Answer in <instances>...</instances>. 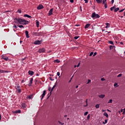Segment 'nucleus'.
Here are the masks:
<instances>
[{
	"label": "nucleus",
	"instance_id": "f257e3e1",
	"mask_svg": "<svg viewBox=\"0 0 125 125\" xmlns=\"http://www.w3.org/2000/svg\"><path fill=\"white\" fill-rule=\"evenodd\" d=\"M14 22L17 24L18 27L19 28H24V26L21 25H19V24H22V25H27L28 24V21H26L24 19H22L20 18H15L14 19Z\"/></svg>",
	"mask_w": 125,
	"mask_h": 125
},
{
	"label": "nucleus",
	"instance_id": "f03ea898",
	"mask_svg": "<svg viewBox=\"0 0 125 125\" xmlns=\"http://www.w3.org/2000/svg\"><path fill=\"white\" fill-rule=\"evenodd\" d=\"M16 86L15 88L17 89V91L18 92V93H21V89H20V85L19 84H17V83H16Z\"/></svg>",
	"mask_w": 125,
	"mask_h": 125
},
{
	"label": "nucleus",
	"instance_id": "7ed1b4c3",
	"mask_svg": "<svg viewBox=\"0 0 125 125\" xmlns=\"http://www.w3.org/2000/svg\"><path fill=\"white\" fill-rule=\"evenodd\" d=\"M91 17L92 18H99L100 16L98 14H96L95 12H94L92 14Z\"/></svg>",
	"mask_w": 125,
	"mask_h": 125
},
{
	"label": "nucleus",
	"instance_id": "20e7f679",
	"mask_svg": "<svg viewBox=\"0 0 125 125\" xmlns=\"http://www.w3.org/2000/svg\"><path fill=\"white\" fill-rule=\"evenodd\" d=\"M42 42V40H37V41H35L34 42V44H38V45H40V44H41Z\"/></svg>",
	"mask_w": 125,
	"mask_h": 125
},
{
	"label": "nucleus",
	"instance_id": "39448f33",
	"mask_svg": "<svg viewBox=\"0 0 125 125\" xmlns=\"http://www.w3.org/2000/svg\"><path fill=\"white\" fill-rule=\"evenodd\" d=\"M1 59H3L4 60H5V61H8L9 60L8 57L5 55H2L1 57Z\"/></svg>",
	"mask_w": 125,
	"mask_h": 125
},
{
	"label": "nucleus",
	"instance_id": "423d86ee",
	"mask_svg": "<svg viewBox=\"0 0 125 125\" xmlns=\"http://www.w3.org/2000/svg\"><path fill=\"white\" fill-rule=\"evenodd\" d=\"M39 53H42L45 52V48H42L41 49H39L38 50Z\"/></svg>",
	"mask_w": 125,
	"mask_h": 125
},
{
	"label": "nucleus",
	"instance_id": "0eeeda50",
	"mask_svg": "<svg viewBox=\"0 0 125 125\" xmlns=\"http://www.w3.org/2000/svg\"><path fill=\"white\" fill-rule=\"evenodd\" d=\"M103 4H104V8H107L108 7L107 5V0H103Z\"/></svg>",
	"mask_w": 125,
	"mask_h": 125
},
{
	"label": "nucleus",
	"instance_id": "6e6552de",
	"mask_svg": "<svg viewBox=\"0 0 125 125\" xmlns=\"http://www.w3.org/2000/svg\"><path fill=\"white\" fill-rule=\"evenodd\" d=\"M46 94V90H44L43 91V93L42 95V98H41V100H42V99H43V97H44V96H45V94Z\"/></svg>",
	"mask_w": 125,
	"mask_h": 125
},
{
	"label": "nucleus",
	"instance_id": "1a4fd4ad",
	"mask_svg": "<svg viewBox=\"0 0 125 125\" xmlns=\"http://www.w3.org/2000/svg\"><path fill=\"white\" fill-rule=\"evenodd\" d=\"M43 8H44L43 5H42V4H40L38 7H37V9L38 10H40L41 9H42Z\"/></svg>",
	"mask_w": 125,
	"mask_h": 125
},
{
	"label": "nucleus",
	"instance_id": "9d476101",
	"mask_svg": "<svg viewBox=\"0 0 125 125\" xmlns=\"http://www.w3.org/2000/svg\"><path fill=\"white\" fill-rule=\"evenodd\" d=\"M53 14V8L51 9L48 13V16H50Z\"/></svg>",
	"mask_w": 125,
	"mask_h": 125
},
{
	"label": "nucleus",
	"instance_id": "9b49d317",
	"mask_svg": "<svg viewBox=\"0 0 125 125\" xmlns=\"http://www.w3.org/2000/svg\"><path fill=\"white\" fill-rule=\"evenodd\" d=\"M33 81H34V79H33V78H31L29 81V83L28 84L29 86H32V83H33Z\"/></svg>",
	"mask_w": 125,
	"mask_h": 125
},
{
	"label": "nucleus",
	"instance_id": "f8f14e48",
	"mask_svg": "<svg viewBox=\"0 0 125 125\" xmlns=\"http://www.w3.org/2000/svg\"><path fill=\"white\" fill-rule=\"evenodd\" d=\"M13 114H21V110H17L13 112Z\"/></svg>",
	"mask_w": 125,
	"mask_h": 125
},
{
	"label": "nucleus",
	"instance_id": "ddd939ff",
	"mask_svg": "<svg viewBox=\"0 0 125 125\" xmlns=\"http://www.w3.org/2000/svg\"><path fill=\"white\" fill-rule=\"evenodd\" d=\"M28 74H29L30 76H33V75H34V71H31V70H29V71H28Z\"/></svg>",
	"mask_w": 125,
	"mask_h": 125
},
{
	"label": "nucleus",
	"instance_id": "4468645a",
	"mask_svg": "<svg viewBox=\"0 0 125 125\" xmlns=\"http://www.w3.org/2000/svg\"><path fill=\"white\" fill-rule=\"evenodd\" d=\"M25 35L27 39H29V38H30V36H29V32L27 30L25 31Z\"/></svg>",
	"mask_w": 125,
	"mask_h": 125
},
{
	"label": "nucleus",
	"instance_id": "2eb2a0df",
	"mask_svg": "<svg viewBox=\"0 0 125 125\" xmlns=\"http://www.w3.org/2000/svg\"><path fill=\"white\" fill-rule=\"evenodd\" d=\"M21 107L23 108V109H25L26 108L27 106L26 105V104L25 103H22L21 104Z\"/></svg>",
	"mask_w": 125,
	"mask_h": 125
},
{
	"label": "nucleus",
	"instance_id": "dca6fc26",
	"mask_svg": "<svg viewBox=\"0 0 125 125\" xmlns=\"http://www.w3.org/2000/svg\"><path fill=\"white\" fill-rule=\"evenodd\" d=\"M0 73H2V74H3L4 73H8V71L6 70H2L1 69H0Z\"/></svg>",
	"mask_w": 125,
	"mask_h": 125
},
{
	"label": "nucleus",
	"instance_id": "f3484780",
	"mask_svg": "<svg viewBox=\"0 0 125 125\" xmlns=\"http://www.w3.org/2000/svg\"><path fill=\"white\" fill-rule=\"evenodd\" d=\"M24 17H27V18H32V17L29 15L25 14L24 15Z\"/></svg>",
	"mask_w": 125,
	"mask_h": 125
},
{
	"label": "nucleus",
	"instance_id": "a211bd4d",
	"mask_svg": "<svg viewBox=\"0 0 125 125\" xmlns=\"http://www.w3.org/2000/svg\"><path fill=\"white\" fill-rule=\"evenodd\" d=\"M36 26L37 27V28H39V26H40V21H36Z\"/></svg>",
	"mask_w": 125,
	"mask_h": 125
},
{
	"label": "nucleus",
	"instance_id": "6ab92c4d",
	"mask_svg": "<svg viewBox=\"0 0 125 125\" xmlns=\"http://www.w3.org/2000/svg\"><path fill=\"white\" fill-rule=\"evenodd\" d=\"M105 25H106L105 26V28H110V23L107 22L105 23Z\"/></svg>",
	"mask_w": 125,
	"mask_h": 125
},
{
	"label": "nucleus",
	"instance_id": "aec40b11",
	"mask_svg": "<svg viewBox=\"0 0 125 125\" xmlns=\"http://www.w3.org/2000/svg\"><path fill=\"white\" fill-rule=\"evenodd\" d=\"M104 116L106 117V118H109V115H108V113H107V112H104Z\"/></svg>",
	"mask_w": 125,
	"mask_h": 125
},
{
	"label": "nucleus",
	"instance_id": "412c9836",
	"mask_svg": "<svg viewBox=\"0 0 125 125\" xmlns=\"http://www.w3.org/2000/svg\"><path fill=\"white\" fill-rule=\"evenodd\" d=\"M99 97L100 98H104L105 97V95L101 94L100 95H99Z\"/></svg>",
	"mask_w": 125,
	"mask_h": 125
},
{
	"label": "nucleus",
	"instance_id": "4be33fe9",
	"mask_svg": "<svg viewBox=\"0 0 125 125\" xmlns=\"http://www.w3.org/2000/svg\"><path fill=\"white\" fill-rule=\"evenodd\" d=\"M90 26V24H87L85 25L84 28L85 29H87Z\"/></svg>",
	"mask_w": 125,
	"mask_h": 125
},
{
	"label": "nucleus",
	"instance_id": "5701e85b",
	"mask_svg": "<svg viewBox=\"0 0 125 125\" xmlns=\"http://www.w3.org/2000/svg\"><path fill=\"white\" fill-rule=\"evenodd\" d=\"M119 10H120V8H116L114 9V12H117V11H119Z\"/></svg>",
	"mask_w": 125,
	"mask_h": 125
},
{
	"label": "nucleus",
	"instance_id": "b1692460",
	"mask_svg": "<svg viewBox=\"0 0 125 125\" xmlns=\"http://www.w3.org/2000/svg\"><path fill=\"white\" fill-rule=\"evenodd\" d=\"M96 1H97V3H101L102 2V0H96Z\"/></svg>",
	"mask_w": 125,
	"mask_h": 125
},
{
	"label": "nucleus",
	"instance_id": "393cba45",
	"mask_svg": "<svg viewBox=\"0 0 125 125\" xmlns=\"http://www.w3.org/2000/svg\"><path fill=\"white\" fill-rule=\"evenodd\" d=\"M107 122H108V119H105L104 120V122H103V124L104 125H105V124H107Z\"/></svg>",
	"mask_w": 125,
	"mask_h": 125
},
{
	"label": "nucleus",
	"instance_id": "a878e982",
	"mask_svg": "<svg viewBox=\"0 0 125 125\" xmlns=\"http://www.w3.org/2000/svg\"><path fill=\"white\" fill-rule=\"evenodd\" d=\"M108 43L114 45V42H113L112 41H108Z\"/></svg>",
	"mask_w": 125,
	"mask_h": 125
},
{
	"label": "nucleus",
	"instance_id": "bb28decb",
	"mask_svg": "<svg viewBox=\"0 0 125 125\" xmlns=\"http://www.w3.org/2000/svg\"><path fill=\"white\" fill-rule=\"evenodd\" d=\"M54 62H56V63H60V61L59 60H56L54 61Z\"/></svg>",
	"mask_w": 125,
	"mask_h": 125
},
{
	"label": "nucleus",
	"instance_id": "cd10ccee",
	"mask_svg": "<svg viewBox=\"0 0 125 125\" xmlns=\"http://www.w3.org/2000/svg\"><path fill=\"white\" fill-rule=\"evenodd\" d=\"M55 87H56V85H54L51 89V92L54 89Z\"/></svg>",
	"mask_w": 125,
	"mask_h": 125
},
{
	"label": "nucleus",
	"instance_id": "c85d7f7f",
	"mask_svg": "<svg viewBox=\"0 0 125 125\" xmlns=\"http://www.w3.org/2000/svg\"><path fill=\"white\" fill-rule=\"evenodd\" d=\"M85 103H86V105H84V107H87V99H86V101H85Z\"/></svg>",
	"mask_w": 125,
	"mask_h": 125
},
{
	"label": "nucleus",
	"instance_id": "c756f323",
	"mask_svg": "<svg viewBox=\"0 0 125 125\" xmlns=\"http://www.w3.org/2000/svg\"><path fill=\"white\" fill-rule=\"evenodd\" d=\"M90 119V114H88L87 117V120H89Z\"/></svg>",
	"mask_w": 125,
	"mask_h": 125
},
{
	"label": "nucleus",
	"instance_id": "7c9ffc66",
	"mask_svg": "<svg viewBox=\"0 0 125 125\" xmlns=\"http://www.w3.org/2000/svg\"><path fill=\"white\" fill-rule=\"evenodd\" d=\"M80 65H81V63H80V62H79V63L78 64L77 66V65H75V66H74V68H76V67H80Z\"/></svg>",
	"mask_w": 125,
	"mask_h": 125
},
{
	"label": "nucleus",
	"instance_id": "2f4dec72",
	"mask_svg": "<svg viewBox=\"0 0 125 125\" xmlns=\"http://www.w3.org/2000/svg\"><path fill=\"white\" fill-rule=\"evenodd\" d=\"M115 8V6L112 7L110 8L111 11H113L114 10V9Z\"/></svg>",
	"mask_w": 125,
	"mask_h": 125
},
{
	"label": "nucleus",
	"instance_id": "473e14b6",
	"mask_svg": "<svg viewBox=\"0 0 125 125\" xmlns=\"http://www.w3.org/2000/svg\"><path fill=\"white\" fill-rule=\"evenodd\" d=\"M17 12H18V13H21V12H22V11H21V10L19 9L17 11Z\"/></svg>",
	"mask_w": 125,
	"mask_h": 125
},
{
	"label": "nucleus",
	"instance_id": "72a5a7b5",
	"mask_svg": "<svg viewBox=\"0 0 125 125\" xmlns=\"http://www.w3.org/2000/svg\"><path fill=\"white\" fill-rule=\"evenodd\" d=\"M79 38H80V37H79V36H75L74 37V39H75V40H78V39Z\"/></svg>",
	"mask_w": 125,
	"mask_h": 125
},
{
	"label": "nucleus",
	"instance_id": "f704fd0d",
	"mask_svg": "<svg viewBox=\"0 0 125 125\" xmlns=\"http://www.w3.org/2000/svg\"><path fill=\"white\" fill-rule=\"evenodd\" d=\"M112 102H113V100L110 99L109 100V101L108 102V103H112Z\"/></svg>",
	"mask_w": 125,
	"mask_h": 125
},
{
	"label": "nucleus",
	"instance_id": "c9c22d12",
	"mask_svg": "<svg viewBox=\"0 0 125 125\" xmlns=\"http://www.w3.org/2000/svg\"><path fill=\"white\" fill-rule=\"evenodd\" d=\"M51 89H52L51 87H49V88H48V91H50V92H51Z\"/></svg>",
	"mask_w": 125,
	"mask_h": 125
},
{
	"label": "nucleus",
	"instance_id": "e433bc0d",
	"mask_svg": "<svg viewBox=\"0 0 125 125\" xmlns=\"http://www.w3.org/2000/svg\"><path fill=\"white\" fill-rule=\"evenodd\" d=\"M96 108L97 109H98V108H99V104H96Z\"/></svg>",
	"mask_w": 125,
	"mask_h": 125
},
{
	"label": "nucleus",
	"instance_id": "4c0bfd02",
	"mask_svg": "<svg viewBox=\"0 0 125 125\" xmlns=\"http://www.w3.org/2000/svg\"><path fill=\"white\" fill-rule=\"evenodd\" d=\"M87 114H88V112L86 111L84 113V116H86V115H87Z\"/></svg>",
	"mask_w": 125,
	"mask_h": 125
},
{
	"label": "nucleus",
	"instance_id": "58836bf2",
	"mask_svg": "<svg viewBox=\"0 0 125 125\" xmlns=\"http://www.w3.org/2000/svg\"><path fill=\"white\" fill-rule=\"evenodd\" d=\"M32 97H33L32 95H30V96H28L29 99H31Z\"/></svg>",
	"mask_w": 125,
	"mask_h": 125
},
{
	"label": "nucleus",
	"instance_id": "ea45409f",
	"mask_svg": "<svg viewBox=\"0 0 125 125\" xmlns=\"http://www.w3.org/2000/svg\"><path fill=\"white\" fill-rule=\"evenodd\" d=\"M93 55V52H92L90 53L89 56H92Z\"/></svg>",
	"mask_w": 125,
	"mask_h": 125
},
{
	"label": "nucleus",
	"instance_id": "a19ab883",
	"mask_svg": "<svg viewBox=\"0 0 125 125\" xmlns=\"http://www.w3.org/2000/svg\"><path fill=\"white\" fill-rule=\"evenodd\" d=\"M124 10H125V9H122V10H120V11H119V12H120V13L123 12V11H124Z\"/></svg>",
	"mask_w": 125,
	"mask_h": 125
},
{
	"label": "nucleus",
	"instance_id": "79ce46f5",
	"mask_svg": "<svg viewBox=\"0 0 125 125\" xmlns=\"http://www.w3.org/2000/svg\"><path fill=\"white\" fill-rule=\"evenodd\" d=\"M13 28H15V29H17V26H16V24H14L13 26Z\"/></svg>",
	"mask_w": 125,
	"mask_h": 125
},
{
	"label": "nucleus",
	"instance_id": "37998d69",
	"mask_svg": "<svg viewBox=\"0 0 125 125\" xmlns=\"http://www.w3.org/2000/svg\"><path fill=\"white\" fill-rule=\"evenodd\" d=\"M57 76H58L59 77V76H60V72H58L57 73Z\"/></svg>",
	"mask_w": 125,
	"mask_h": 125
},
{
	"label": "nucleus",
	"instance_id": "c03bdc74",
	"mask_svg": "<svg viewBox=\"0 0 125 125\" xmlns=\"http://www.w3.org/2000/svg\"><path fill=\"white\" fill-rule=\"evenodd\" d=\"M49 80H50V81H54V79H52L51 77H49Z\"/></svg>",
	"mask_w": 125,
	"mask_h": 125
},
{
	"label": "nucleus",
	"instance_id": "a18cd8bd",
	"mask_svg": "<svg viewBox=\"0 0 125 125\" xmlns=\"http://www.w3.org/2000/svg\"><path fill=\"white\" fill-rule=\"evenodd\" d=\"M117 77H118V78H120V77H122V74H119V75L117 76Z\"/></svg>",
	"mask_w": 125,
	"mask_h": 125
},
{
	"label": "nucleus",
	"instance_id": "49530a36",
	"mask_svg": "<svg viewBox=\"0 0 125 125\" xmlns=\"http://www.w3.org/2000/svg\"><path fill=\"white\" fill-rule=\"evenodd\" d=\"M125 108L124 109V111H123V115H125Z\"/></svg>",
	"mask_w": 125,
	"mask_h": 125
},
{
	"label": "nucleus",
	"instance_id": "de8ad7c7",
	"mask_svg": "<svg viewBox=\"0 0 125 125\" xmlns=\"http://www.w3.org/2000/svg\"><path fill=\"white\" fill-rule=\"evenodd\" d=\"M101 81H105V78H101Z\"/></svg>",
	"mask_w": 125,
	"mask_h": 125
},
{
	"label": "nucleus",
	"instance_id": "09e8293b",
	"mask_svg": "<svg viewBox=\"0 0 125 125\" xmlns=\"http://www.w3.org/2000/svg\"><path fill=\"white\" fill-rule=\"evenodd\" d=\"M114 85V86H117L118 85V83H115Z\"/></svg>",
	"mask_w": 125,
	"mask_h": 125
},
{
	"label": "nucleus",
	"instance_id": "8fccbe9b",
	"mask_svg": "<svg viewBox=\"0 0 125 125\" xmlns=\"http://www.w3.org/2000/svg\"><path fill=\"white\" fill-rule=\"evenodd\" d=\"M85 1V3H87V2H88V0H84Z\"/></svg>",
	"mask_w": 125,
	"mask_h": 125
},
{
	"label": "nucleus",
	"instance_id": "3c124183",
	"mask_svg": "<svg viewBox=\"0 0 125 125\" xmlns=\"http://www.w3.org/2000/svg\"><path fill=\"white\" fill-rule=\"evenodd\" d=\"M73 77H74V76H73L71 77L70 80L69 81V83H71V81H72V79H73Z\"/></svg>",
	"mask_w": 125,
	"mask_h": 125
},
{
	"label": "nucleus",
	"instance_id": "603ef678",
	"mask_svg": "<svg viewBox=\"0 0 125 125\" xmlns=\"http://www.w3.org/2000/svg\"><path fill=\"white\" fill-rule=\"evenodd\" d=\"M96 54H97V53L95 52L93 54V56H95L96 55Z\"/></svg>",
	"mask_w": 125,
	"mask_h": 125
},
{
	"label": "nucleus",
	"instance_id": "864d4df0",
	"mask_svg": "<svg viewBox=\"0 0 125 125\" xmlns=\"http://www.w3.org/2000/svg\"><path fill=\"white\" fill-rule=\"evenodd\" d=\"M70 2L73 3V2H74V0H70Z\"/></svg>",
	"mask_w": 125,
	"mask_h": 125
},
{
	"label": "nucleus",
	"instance_id": "5fc2aeb1",
	"mask_svg": "<svg viewBox=\"0 0 125 125\" xmlns=\"http://www.w3.org/2000/svg\"><path fill=\"white\" fill-rule=\"evenodd\" d=\"M90 82H91L90 80H88V82L87 83H89Z\"/></svg>",
	"mask_w": 125,
	"mask_h": 125
},
{
	"label": "nucleus",
	"instance_id": "6e6d98bb",
	"mask_svg": "<svg viewBox=\"0 0 125 125\" xmlns=\"http://www.w3.org/2000/svg\"><path fill=\"white\" fill-rule=\"evenodd\" d=\"M34 82H35V83H37V82H38V80H37V79H35V80H34Z\"/></svg>",
	"mask_w": 125,
	"mask_h": 125
},
{
	"label": "nucleus",
	"instance_id": "4d7b16f0",
	"mask_svg": "<svg viewBox=\"0 0 125 125\" xmlns=\"http://www.w3.org/2000/svg\"><path fill=\"white\" fill-rule=\"evenodd\" d=\"M59 124H60V125H63V124H62V123L60 122V121H59Z\"/></svg>",
	"mask_w": 125,
	"mask_h": 125
},
{
	"label": "nucleus",
	"instance_id": "13d9d810",
	"mask_svg": "<svg viewBox=\"0 0 125 125\" xmlns=\"http://www.w3.org/2000/svg\"><path fill=\"white\" fill-rule=\"evenodd\" d=\"M111 3L113 4L114 3V0H111Z\"/></svg>",
	"mask_w": 125,
	"mask_h": 125
},
{
	"label": "nucleus",
	"instance_id": "bf43d9fd",
	"mask_svg": "<svg viewBox=\"0 0 125 125\" xmlns=\"http://www.w3.org/2000/svg\"><path fill=\"white\" fill-rule=\"evenodd\" d=\"M37 36H41V34H40V33H37Z\"/></svg>",
	"mask_w": 125,
	"mask_h": 125
},
{
	"label": "nucleus",
	"instance_id": "052dcab7",
	"mask_svg": "<svg viewBox=\"0 0 125 125\" xmlns=\"http://www.w3.org/2000/svg\"><path fill=\"white\" fill-rule=\"evenodd\" d=\"M50 52H51V51H49L47 52V53H50Z\"/></svg>",
	"mask_w": 125,
	"mask_h": 125
},
{
	"label": "nucleus",
	"instance_id": "680f3d73",
	"mask_svg": "<svg viewBox=\"0 0 125 125\" xmlns=\"http://www.w3.org/2000/svg\"><path fill=\"white\" fill-rule=\"evenodd\" d=\"M120 44H124V43L123 42H121Z\"/></svg>",
	"mask_w": 125,
	"mask_h": 125
},
{
	"label": "nucleus",
	"instance_id": "e2e57ef3",
	"mask_svg": "<svg viewBox=\"0 0 125 125\" xmlns=\"http://www.w3.org/2000/svg\"><path fill=\"white\" fill-rule=\"evenodd\" d=\"M105 111H106L105 110L103 109L102 110V112H105Z\"/></svg>",
	"mask_w": 125,
	"mask_h": 125
},
{
	"label": "nucleus",
	"instance_id": "0e129e2a",
	"mask_svg": "<svg viewBox=\"0 0 125 125\" xmlns=\"http://www.w3.org/2000/svg\"><path fill=\"white\" fill-rule=\"evenodd\" d=\"M24 83V80H23L21 81V83Z\"/></svg>",
	"mask_w": 125,
	"mask_h": 125
},
{
	"label": "nucleus",
	"instance_id": "69168bd1",
	"mask_svg": "<svg viewBox=\"0 0 125 125\" xmlns=\"http://www.w3.org/2000/svg\"><path fill=\"white\" fill-rule=\"evenodd\" d=\"M36 76H37V77H39V74H36Z\"/></svg>",
	"mask_w": 125,
	"mask_h": 125
},
{
	"label": "nucleus",
	"instance_id": "338daca9",
	"mask_svg": "<svg viewBox=\"0 0 125 125\" xmlns=\"http://www.w3.org/2000/svg\"><path fill=\"white\" fill-rule=\"evenodd\" d=\"M81 11L82 12V6H80Z\"/></svg>",
	"mask_w": 125,
	"mask_h": 125
},
{
	"label": "nucleus",
	"instance_id": "774afa93",
	"mask_svg": "<svg viewBox=\"0 0 125 125\" xmlns=\"http://www.w3.org/2000/svg\"><path fill=\"white\" fill-rule=\"evenodd\" d=\"M123 111H124V110H123V109H121V112H123Z\"/></svg>",
	"mask_w": 125,
	"mask_h": 125
}]
</instances>
